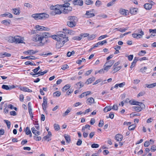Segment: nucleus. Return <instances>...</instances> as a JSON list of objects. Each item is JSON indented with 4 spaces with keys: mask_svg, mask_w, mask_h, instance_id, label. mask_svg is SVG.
<instances>
[{
    "mask_svg": "<svg viewBox=\"0 0 156 156\" xmlns=\"http://www.w3.org/2000/svg\"><path fill=\"white\" fill-rule=\"evenodd\" d=\"M25 132L26 134L27 135L31 134V132L30 130L29 129V127H26L25 130Z\"/></svg>",
    "mask_w": 156,
    "mask_h": 156,
    "instance_id": "obj_41",
    "label": "nucleus"
},
{
    "mask_svg": "<svg viewBox=\"0 0 156 156\" xmlns=\"http://www.w3.org/2000/svg\"><path fill=\"white\" fill-rule=\"evenodd\" d=\"M65 43L64 42H62L61 41H57V42L56 44V47L57 48L59 49L61 47L63 46V45Z\"/></svg>",
    "mask_w": 156,
    "mask_h": 156,
    "instance_id": "obj_8",
    "label": "nucleus"
},
{
    "mask_svg": "<svg viewBox=\"0 0 156 156\" xmlns=\"http://www.w3.org/2000/svg\"><path fill=\"white\" fill-rule=\"evenodd\" d=\"M114 62L115 61L114 60L108 61V62H107L105 64V65L104 66H105L106 65L108 64L109 65H108L109 66H110V67H111Z\"/></svg>",
    "mask_w": 156,
    "mask_h": 156,
    "instance_id": "obj_31",
    "label": "nucleus"
},
{
    "mask_svg": "<svg viewBox=\"0 0 156 156\" xmlns=\"http://www.w3.org/2000/svg\"><path fill=\"white\" fill-rule=\"evenodd\" d=\"M140 104V102L135 101L134 100H131L130 101V104L133 105H138Z\"/></svg>",
    "mask_w": 156,
    "mask_h": 156,
    "instance_id": "obj_25",
    "label": "nucleus"
},
{
    "mask_svg": "<svg viewBox=\"0 0 156 156\" xmlns=\"http://www.w3.org/2000/svg\"><path fill=\"white\" fill-rule=\"evenodd\" d=\"M73 3L74 5L82 6L83 4L82 0H74L73 1Z\"/></svg>",
    "mask_w": 156,
    "mask_h": 156,
    "instance_id": "obj_6",
    "label": "nucleus"
},
{
    "mask_svg": "<svg viewBox=\"0 0 156 156\" xmlns=\"http://www.w3.org/2000/svg\"><path fill=\"white\" fill-rule=\"evenodd\" d=\"M18 37H15L14 42H16V43H23V42L22 40H21L19 38H17Z\"/></svg>",
    "mask_w": 156,
    "mask_h": 156,
    "instance_id": "obj_18",
    "label": "nucleus"
},
{
    "mask_svg": "<svg viewBox=\"0 0 156 156\" xmlns=\"http://www.w3.org/2000/svg\"><path fill=\"white\" fill-rule=\"evenodd\" d=\"M115 138L117 141H121L123 139V136L121 134H117L115 136Z\"/></svg>",
    "mask_w": 156,
    "mask_h": 156,
    "instance_id": "obj_16",
    "label": "nucleus"
},
{
    "mask_svg": "<svg viewBox=\"0 0 156 156\" xmlns=\"http://www.w3.org/2000/svg\"><path fill=\"white\" fill-rule=\"evenodd\" d=\"M127 10H126L123 9H121L119 10V12L120 14L125 16L127 15Z\"/></svg>",
    "mask_w": 156,
    "mask_h": 156,
    "instance_id": "obj_20",
    "label": "nucleus"
},
{
    "mask_svg": "<svg viewBox=\"0 0 156 156\" xmlns=\"http://www.w3.org/2000/svg\"><path fill=\"white\" fill-rule=\"evenodd\" d=\"M104 125V122L102 120H100L98 124V126L100 127H102Z\"/></svg>",
    "mask_w": 156,
    "mask_h": 156,
    "instance_id": "obj_61",
    "label": "nucleus"
},
{
    "mask_svg": "<svg viewBox=\"0 0 156 156\" xmlns=\"http://www.w3.org/2000/svg\"><path fill=\"white\" fill-rule=\"evenodd\" d=\"M21 58L22 59H28L29 60H30V59H33L34 60V59H36L37 58V57H36L34 56H33V55H30V56H27L26 57H24L23 56H21Z\"/></svg>",
    "mask_w": 156,
    "mask_h": 156,
    "instance_id": "obj_10",
    "label": "nucleus"
},
{
    "mask_svg": "<svg viewBox=\"0 0 156 156\" xmlns=\"http://www.w3.org/2000/svg\"><path fill=\"white\" fill-rule=\"evenodd\" d=\"M101 2L99 0H97L96 1L95 5L97 7H99L100 5H101Z\"/></svg>",
    "mask_w": 156,
    "mask_h": 156,
    "instance_id": "obj_59",
    "label": "nucleus"
},
{
    "mask_svg": "<svg viewBox=\"0 0 156 156\" xmlns=\"http://www.w3.org/2000/svg\"><path fill=\"white\" fill-rule=\"evenodd\" d=\"M138 60V58L135 57L133 62H132L130 68L132 69L133 68L135 65L136 63Z\"/></svg>",
    "mask_w": 156,
    "mask_h": 156,
    "instance_id": "obj_13",
    "label": "nucleus"
},
{
    "mask_svg": "<svg viewBox=\"0 0 156 156\" xmlns=\"http://www.w3.org/2000/svg\"><path fill=\"white\" fill-rule=\"evenodd\" d=\"M32 40L35 41H40V45L41 46H43L45 43L44 42H42L41 36L38 34L34 35L32 38Z\"/></svg>",
    "mask_w": 156,
    "mask_h": 156,
    "instance_id": "obj_3",
    "label": "nucleus"
},
{
    "mask_svg": "<svg viewBox=\"0 0 156 156\" xmlns=\"http://www.w3.org/2000/svg\"><path fill=\"white\" fill-rule=\"evenodd\" d=\"M91 11H88L86 12V15L88 16V17H92L94 16V13H91Z\"/></svg>",
    "mask_w": 156,
    "mask_h": 156,
    "instance_id": "obj_19",
    "label": "nucleus"
},
{
    "mask_svg": "<svg viewBox=\"0 0 156 156\" xmlns=\"http://www.w3.org/2000/svg\"><path fill=\"white\" fill-rule=\"evenodd\" d=\"M10 20H5L2 21V23L5 25L7 26L10 24Z\"/></svg>",
    "mask_w": 156,
    "mask_h": 156,
    "instance_id": "obj_33",
    "label": "nucleus"
},
{
    "mask_svg": "<svg viewBox=\"0 0 156 156\" xmlns=\"http://www.w3.org/2000/svg\"><path fill=\"white\" fill-rule=\"evenodd\" d=\"M58 41H61L62 42L65 43L68 41V37H66V34L63 32L59 31L58 33Z\"/></svg>",
    "mask_w": 156,
    "mask_h": 156,
    "instance_id": "obj_1",
    "label": "nucleus"
},
{
    "mask_svg": "<svg viewBox=\"0 0 156 156\" xmlns=\"http://www.w3.org/2000/svg\"><path fill=\"white\" fill-rule=\"evenodd\" d=\"M43 109L44 111H46L47 106V98L45 97L43 98V103L42 104Z\"/></svg>",
    "mask_w": 156,
    "mask_h": 156,
    "instance_id": "obj_5",
    "label": "nucleus"
},
{
    "mask_svg": "<svg viewBox=\"0 0 156 156\" xmlns=\"http://www.w3.org/2000/svg\"><path fill=\"white\" fill-rule=\"evenodd\" d=\"M137 32L138 33L139 35L141 37V38L142 37V36L144 34V32H143L142 30L141 29H138L137 30Z\"/></svg>",
    "mask_w": 156,
    "mask_h": 156,
    "instance_id": "obj_37",
    "label": "nucleus"
},
{
    "mask_svg": "<svg viewBox=\"0 0 156 156\" xmlns=\"http://www.w3.org/2000/svg\"><path fill=\"white\" fill-rule=\"evenodd\" d=\"M111 109L110 106H107L104 109V111L105 112H107L108 111H110Z\"/></svg>",
    "mask_w": 156,
    "mask_h": 156,
    "instance_id": "obj_38",
    "label": "nucleus"
},
{
    "mask_svg": "<svg viewBox=\"0 0 156 156\" xmlns=\"http://www.w3.org/2000/svg\"><path fill=\"white\" fill-rule=\"evenodd\" d=\"M71 87L69 84H67L65 85L62 88V91L63 92H65L68 89H69Z\"/></svg>",
    "mask_w": 156,
    "mask_h": 156,
    "instance_id": "obj_23",
    "label": "nucleus"
},
{
    "mask_svg": "<svg viewBox=\"0 0 156 156\" xmlns=\"http://www.w3.org/2000/svg\"><path fill=\"white\" fill-rule=\"evenodd\" d=\"M34 139L36 141H39L41 139V136H37L35 135L34 136Z\"/></svg>",
    "mask_w": 156,
    "mask_h": 156,
    "instance_id": "obj_55",
    "label": "nucleus"
},
{
    "mask_svg": "<svg viewBox=\"0 0 156 156\" xmlns=\"http://www.w3.org/2000/svg\"><path fill=\"white\" fill-rule=\"evenodd\" d=\"M29 112L30 114V118L31 120H33V114L32 112V109L30 108V109H28Z\"/></svg>",
    "mask_w": 156,
    "mask_h": 156,
    "instance_id": "obj_52",
    "label": "nucleus"
},
{
    "mask_svg": "<svg viewBox=\"0 0 156 156\" xmlns=\"http://www.w3.org/2000/svg\"><path fill=\"white\" fill-rule=\"evenodd\" d=\"M2 89L6 90H9V87L8 85H3L2 86Z\"/></svg>",
    "mask_w": 156,
    "mask_h": 156,
    "instance_id": "obj_49",
    "label": "nucleus"
},
{
    "mask_svg": "<svg viewBox=\"0 0 156 156\" xmlns=\"http://www.w3.org/2000/svg\"><path fill=\"white\" fill-rule=\"evenodd\" d=\"M150 143L148 141H146L144 144V146L145 147H148L150 145Z\"/></svg>",
    "mask_w": 156,
    "mask_h": 156,
    "instance_id": "obj_64",
    "label": "nucleus"
},
{
    "mask_svg": "<svg viewBox=\"0 0 156 156\" xmlns=\"http://www.w3.org/2000/svg\"><path fill=\"white\" fill-rule=\"evenodd\" d=\"M54 127L55 130H56L58 131L60 129L59 126L57 124H55L54 125Z\"/></svg>",
    "mask_w": 156,
    "mask_h": 156,
    "instance_id": "obj_56",
    "label": "nucleus"
},
{
    "mask_svg": "<svg viewBox=\"0 0 156 156\" xmlns=\"http://www.w3.org/2000/svg\"><path fill=\"white\" fill-rule=\"evenodd\" d=\"M28 51H29V55H33L37 52H38V51H34L32 50H28Z\"/></svg>",
    "mask_w": 156,
    "mask_h": 156,
    "instance_id": "obj_43",
    "label": "nucleus"
},
{
    "mask_svg": "<svg viewBox=\"0 0 156 156\" xmlns=\"http://www.w3.org/2000/svg\"><path fill=\"white\" fill-rule=\"evenodd\" d=\"M58 34L56 35H52L51 37L54 39L55 40L57 41H58Z\"/></svg>",
    "mask_w": 156,
    "mask_h": 156,
    "instance_id": "obj_54",
    "label": "nucleus"
},
{
    "mask_svg": "<svg viewBox=\"0 0 156 156\" xmlns=\"http://www.w3.org/2000/svg\"><path fill=\"white\" fill-rule=\"evenodd\" d=\"M63 30L67 33L68 34H74V32L72 30H68L66 28H64L63 29Z\"/></svg>",
    "mask_w": 156,
    "mask_h": 156,
    "instance_id": "obj_22",
    "label": "nucleus"
},
{
    "mask_svg": "<svg viewBox=\"0 0 156 156\" xmlns=\"http://www.w3.org/2000/svg\"><path fill=\"white\" fill-rule=\"evenodd\" d=\"M70 110L68 109L63 114L62 116H65L66 115H67L70 112Z\"/></svg>",
    "mask_w": 156,
    "mask_h": 156,
    "instance_id": "obj_60",
    "label": "nucleus"
},
{
    "mask_svg": "<svg viewBox=\"0 0 156 156\" xmlns=\"http://www.w3.org/2000/svg\"><path fill=\"white\" fill-rule=\"evenodd\" d=\"M136 126L134 124H132L128 127V129L129 130H133L134 129Z\"/></svg>",
    "mask_w": 156,
    "mask_h": 156,
    "instance_id": "obj_45",
    "label": "nucleus"
},
{
    "mask_svg": "<svg viewBox=\"0 0 156 156\" xmlns=\"http://www.w3.org/2000/svg\"><path fill=\"white\" fill-rule=\"evenodd\" d=\"M65 139L67 143H69L71 141L70 136L68 135H65L64 136Z\"/></svg>",
    "mask_w": 156,
    "mask_h": 156,
    "instance_id": "obj_27",
    "label": "nucleus"
},
{
    "mask_svg": "<svg viewBox=\"0 0 156 156\" xmlns=\"http://www.w3.org/2000/svg\"><path fill=\"white\" fill-rule=\"evenodd\" d=\"M69 67L68 66L67 64H65L62 66L61 69L63 70H65L66 69Z\"/></svg>",
    "mask_w": 156,
    "mask_h": 156,
    "instance_id": "obj_62",
    "label": "nucleus"
},
{
    "mask_svg": "<svg viewBox=\"0 0 156 156\" xmlns=\"http://www.w3.org/2000/svg\"><path fill=\"white\" fill-rule=\"evenodd\" d=\"M121 66H119L116 67H115L113 69V71H114L113 73H114L115 72L121 69Z\"/></svg>",
    "mask_w": 156,
    "mask_h": 156,
    "instance_id": "obj_42",
    "label": "nucleus"
},
{
    "mask_svg": "<svg viewBox=\"0 0 156 156\" xmlns=\"http://www.w3.org/2000/svg\"><path fill=\"white\" fill-rule=\"evenodd\" d=\"M144 7L146 10H150L152 8V4L150 3H146L144 5Z\"/></svg>",
    "mask_w": 156,
    "mask_h": 156,
    "instance_id": "obj_17",
    "label": "nucleus"
},
{
    "mask_svg": "<svg viewBox=\"0 0 156 156\" xmlns=\"http://www.w3.org/2000/svg\"><path fill=\"white\" fill-rule=\"evenodd\" d=\"M94 99L93 98H89L87 99V103L88 102L90 103V104H91L94 103Z\"/></svg>",
    "mask_w": 156,
    "mask_h": 156,
    "instance_id": "obj_30",
    "label": "nucleus"
},
{
    "mask_svg": "<svg viewBox=\"0 0 156 156\" xmlns=\"http://www.w3.org/2000/svg\"><path fill=\"white\" fill-rule=\"evenodd\" d=\"M68 20L69 22H75L76 23L77 21V18L76 17L74 16H70L68 17Z\"/></svg>",
    "mask_w": 156,
    "mask_h": 156,
    "instance_id": "obj_7",
    "label": "nucleus"
},
{
    "mask_svg": "<svg viewBox=\"0 0 156 156\" xmlns=\"http://www.w3.org/2000/svg\"><path fill=\"white\" fill-rule=\"evenodd\" d=\"M49 16L48 14L44 13L35 14L32 15V17L36 20L45 19L48 18Z\"/></svg>",
    "mask_w": 156,
    "mask_h": 156,
    "instance_id": "obj_2",
    "label": "nucleus"
},
{
    "mask_svg": "<svg viewBox=\"0 0 156 156\" xmlns=\"http://www.w3.org/2000/svg\"><path fill=\"white\" fill-rule=\"evenodd\" d=\"M2 16L6 17L7 16L10 18H12L13 17L11 13L9 12H8L7 13L2 14Z\"/></svg>",
    "mask_w": 156,
    "mask_h": 156,
    "instance_id": "obj_32",
    "label": "nucleus"
},
{
    "mask_svg": "<svg viewBox=\"0 0 156 156\" xmlns=\"http://www.w3.org/2000/svg\"><path fill=\"white\" fill-rule=\"evenodd\" d=\"M61 94L60 92L58 91H57L54 93L53 94L54 97H59Z\"/></svg>",
    "mask_w": 156,
    "mask_h": 156,
    "instance_id": "obj_44",
    "label": "nucleus"
},
{
    "mask_svg": "<svg viewBox=\"0 0 156 156\" xmlns=\"http://www.w3.org/2000/svg\"><path fill=\"white\" fill-rule=\"evenodd\" d=\"M91 147L92 148H97L99 147V145L96 144H93L91 145Z\"/></svg>",
    "mask_w": 156,
    "mask_h": 156,
    "instance_id": "obj_58",
    "label": "nucleus"
},
{
    "mask_svg": "<svg viewBox=\"0 0 156 156\" xmlns=\"http://www.w3.org/2000/svg\"><path fill=\"white\" fill-rule=\"evenodd\" d=\"M132 36L133 38L136 39L141 38V37H140L138 34H132Z\"/></svg>",
    "mask_w": 156,
    "mask_h": 156,
    "instance_id": "obj_40",
    "label": "nucleus"
},
{
    "mask_svg": "<svg viewBox=\"0 0 156 156\" xmlns=\"http://www.w3.org/2000/svg\"><path fill=\"white\" fill-rule=\"evenodd\" d=\"M87 5H90L93 3V1L91 0H86L85 2Z\"/></svg>",
    "mask_w": 156,
    "mask_h": 156,
    "instance_id": "obj_57",
    "label": "nucleus"
},
{
    "mask_svg": "<svg viewBox=\"0 0 156 156\" xmlns=\"http://www.w3.org/2000/svg\"><path fill=\"white\" fill-rule=\"evenodd\" d=\"M14 37H13L11 36H9L7 38V41L9 42H14Z\"/></svg>",
    "mask_w": 156,
    "mask_h": 156,
    "instance_id": "obj_29",
    "label": "nucleus"
},
{
    "mask_svg": "<svg viewBox=\"0 0 156 156\" xmlns=\"http://www.w3.org/2000/svg\"><path fill=\"white\" fill-rule=\"evenodd\" d=\"M13 11V13L14 14L16 15H19L20 13V11L19 9L17 8H15L12 9Z\"/></svg>",
    "mask_w": 156,
    "mask_h": 156,
    "instance_id": "obj_24",
    "label": "nucleus"
},
{
    "mask_svg": "<svg viewBox=\"0 0 156 156\" xmlns=\"http://www.w3.org/2000/svg\"><path fill=\"white\" fill-rule=\"evenodd\" d=\"M96 37V35L95 34H92L90 36H89L87 37V39L88 40H92L94 39Z\"/></svg>",
    "mask_w": 156,
    "mask_h": 156,
    "instance_id": "obj_34",
    "label": "nucleus"
},
{
    "mask_svg": "<svg viewBox=\"0 0 156 156\" xmlns=\"http://www.w3.org/2000/svg\"><path fill=\"white\" fill-rule=\"evenodd\" d=\"M146 87L149 88H152L156 86V83L150 84H146L145 85Z\"/></svg>",
    "mask_w": 156,
    "mask_h": 156,
    "instance_id": "obj_15",
    "label": "nucleus"
},
{
    "mask_svg": "<svg viewBox=\"0 0 156 156\" xmlns=\"http://www.w3.org/2000/svg\"><path fill=\"white\" fill-rule=\"evenodd\" d=\"M95 80V78L94 77H92L88 79L85 82V83L88 84L91 83L92 81H94Z\"/></svg>",
    "mask_w": 156,
    "mask_h": 156,
    "instance_id": "obj_12",
    "label": "nucleus"
},
{
    "mask_svg": "<svg viewBox=\"0 0 156 156\" xmlns=\"http://www.w3.org/2000/svg\"><path fill=\"white\" fill-rule=\"evenodd\" d=\"M62 13V12L59 9V8H57L56 10L52 11L51 12V14L53 15H55L56 14H60Z\"/></svg>",
    "mask_w": 156,
    "mask_h": 156,
    "instance_id": "obj_11",
    "label": "nucleus"
},
{
    "mask_svg": "<svg viewBox=\"0 0 156 156\" xmlns=\"http://www.w3.org/2000/svg\"><path fill=\"white\" fill-rule=\"evenodd\" d=\"M115 0H113L108 3L107 4V6H110L114 4L115 2Z\"/></svg>",
    "mask_w": 156,
    "mask_h": 156,
    "instance_id": "obj_50",
    "label": "nucleus"
},
{
    "mask_svg": "<svg viewBox=\"0 0 156 156\" xmlns=\"http://www.w3.org/2000/svg\"><path fill=\"white\" fill-rule=\"evenodd\" d=\"M33 124L36 125L35 127L37 130H39L40 129V127L37 121L33 120Z\"/></svg>",
    "mask_w": 156,
    "mask_h": 156,
    "instance_id": "obj_35",
    "label": "nucleus"
},
{
    "mask_svg": "<svg viewBox=\"0 0 156 156\" xmlns=\"http://www.w3.org/2000/svg\"><path fill=\"white\" fill-rule=\"evenodd\" d=\"M133 109L134 111L137 112H140L141 111L139 106H133Z\"/></svg>",
    "mask_w": 156,
    "mask_h": 156,
    "instance_id": "obj_36",
    "label": "nucleus"
},
{
    "mask_svg": "<svg viewBox=\"0 0 156 156\" xmlns=\"http://www.w3.org/2000/svg\"><path fill=\"white\" fill-rule=\"evenodd\" d=\"M73 39L74 40H78L80 41L82 39V37L80 36H76L73 37Z\"/></svg>",
    "mask_w": 156,
    "mask_h": 156,
    "instance_id": "obj_51",
    "label": "nucleus"
},
{
    "mask_svg": "<svg viewBox=\"0 0 156 156\" xmlns=\"http://www.w3.org/2000/svg\"><path fill=\"white\" fill-rule=\"evenodd\" d=\"M137 9L136 8H133L130 10V12L132 14H135L137 12Z\"/></svg>",
    "mask_w": 156,
    "mask_h": 156,
    "instance_id": "obj_26",
    "label": "nucleus"
},
{
    "mask_svg": "<svg viewBox=\"0 0 156 156\" xmlns=\"http://www.w3.org/2000/svg\"><path fill=\"white\" fill-rule=\"evenodd\" d=\"M51 135V132L50 131L48 132V135L43 137V140H47L49 138Z\"/></svg>",
    "mask_w": 156,
    "mask_h": 156,
    "instance_id": "obj_28",
    "label": "nucleus"
},
{
    "mask_svg": "<svg viewBox=\"0 0 156 156\" xmlns=\"http://www.w3.org/2000/svg\"><path fill=\"white\" fill-rule=\"evenodd\" d=\"M69 11L68 10V9H67L66 8H65L64 9L62 12L64 14H66V13H68L69 12Z\"/></svg>",
    "mask_w": 156,
    "mask_h": 156,
    "instance_id": "obj_63",
    "label": "nucleus"
},
{
    "mask_svg": "<svg viewBox=\"0 0 156 156\" xmlns=\"http://www.w3.org/2000/svg\"><path fill=\"white\" fill-rule=\"evenodd\" d=\"M89 34L88 33H82L80 34V36H81V37H82H82H88V36L89 35Z\"/></svg>",
    "mask_w": 156,
    "mask_h": 156,
    "instance_id": "obj_47",
    "label": "nucleus"
},
{
    "mask_svg": "<svg viewBox=\"0 0 156 156\" xmlns=\"http://www.w3.org/2000/svg\"><path fill=\"white\" fill-rule=\"evenodd\" d=\"M50 34L48 33L45 32L42 34V35L41 36L42 42H43L44 38L45 39L48 37H51Z\"/></svg>",
    "mask_w": 156,
    "mask_h": 156,
    "instance_id": "obj_9",
    "label": "nucleus"
},
{
    "mask_svg": "<svg viewBox=\"0 0 156 156\" xmlns=\"http://www.w3.org/2000/svg\"><path fill=\"white\" fill-rule=\"evenodd\" d=\"M31 130L32 133L36 136H38L40 134V132L37 131L34 127L31 128Z\"/></svg>",
    "mask_w": 156,
    "mask_h": 156,
    "instance_id": "obj_21",
    "label": "nucleus"
},
{
    "mask_svg": "<svg viewBox=\"0 0 156 156\" xmlns=\"http://www.w3.org/2000/svg\"><path fill=\"white\" fill-rule=\"evenodd\" d=\"M35 28L37 29V30L38 31H48L50 30V29L48 27H44L43 26H40L39 25H36L35 26Z\"/></svg>",
    "mask_w": 156,
    "mask_h": 156,
    "instance_id": "obj_4",
    "label": "nucleus"
},
{
    "mask_svg": "<svg viewBox=\"0 0 156 156\" xmlns=\"http://www.w3.org/2000/svg\"><path fill=\"white\" fill-rule=\"evenodd\" d=\"M67 25L70 27H73L76 26V23L75 22H70L69 21H68L67 22Z\"/></svg>",
    "mask_w": 156,
    "mask_h": 156,
    "instance_id": "obj_14",
    "label": "nucleus"
},
{
    "mask_svg": "<svg viewBox=\"0 0 156 156\" xmlns=\"http://www.w3.org/2000/svg\"><path fill=\"white\" fill-rule=\"evenodd\" d=\"M77 86H79L80 87L79 89H80L84 86V83L81 82H79L77 83L76 84Z\"/></svg>",
    "mask_w": 156,
    "mask_h": 156,
    "instance_id": "obj_48",
    "label": "nucleus"
},
{
    "mask_svg": "<svg viewBox=\"0 0 156 156\" xmlns=\"http://www.w3.org/2000/svg\"><path fill=\"white\" fill-rule=\"evenodd\" d=\"M146 52L145 51L141 50L138 53V55L141 56H142L144 55V54H141V53H144V54H146Z\"/></svg>",
    "mask_w": 156,
    "mask_h": 156,
    "instance_id": "obj_53",
    "label": "nucleus"
},
{
    "mask_svg": "<svg viewBox=\"0 0 156 156\" xmlns=\"http://www.w3.org/2000/svg\"><path fill=\"white\" fill-rule=\"evenodd\" d=\"M4 122L6 124L8 128L9 129L10 128L11 123L10 121L8 120H4Z\"/></svg>",
    "mask_w": 156,
    "mask_h": 156,
    "instance_id": "obj_39",
    "label": "nucleus"
},
{
    "mask_svg": "<svg viewBox=\"0 0 156 156\" xmlns=\"http://www.w3.org/2000/svg\"><path fill=\"white\" fill-rule=\"evenodd\" d=\"M138 106H139L141 110L143 109H144L145 108V105L143 103L140 102V104Z\"/></svg>",
    "mask_w": 156,
    "mask_h": 156,
    "instance_id": "obj_46",
    "label": "nucleus"
}]
</instances>
